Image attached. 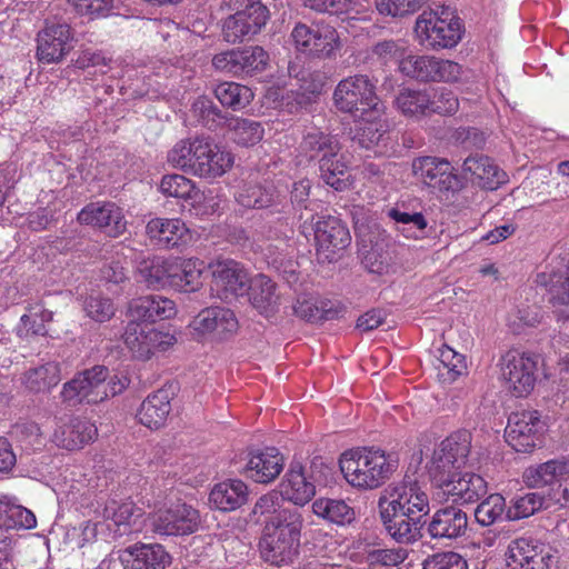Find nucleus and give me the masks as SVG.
I'll use <instances>...</instances> for the list:
<instances>
[{"label":"nucleus","mask_w":569,"mask_h":569,"mask_svg":"<svg viewBox=\"0 0 569 569\" xmlns=\"http://www.w3.org/2000/svg\"><path fill=\"white\" fill-rule=\"evenodd\" d=\"M379 518L387 535L400 545L423 538V523L430 512L427 491L409 476L389 483L378 498Z\"/></svg>","instance_id":"1"},{"label":"nucleus","mask_w":569,"mask_h":569,"mask_svg":"<svg viewBox=\"0 0 569 569\" xmlns=\"http://www.w3.org/2000/svg\"><path fill=\"white\" fill-rule=\"evenodd\" d=\"M167 159L177 169L212 179L230 170L234 160L230 151L208 137L180 140L168 152Z\"/></svg>","instance_id":"2"},{"label":"nucleus","mask_w":569,"mask_h":569,"mask_svg":"<svg viewBox=\"0 0 569 569\" xmlns=\"http://www.w3.org/2000/svg\"><path fill=\"white\" fill-rule=\"evenodd\" d=\"M340 470L353 488L373 490L390 480L397 470V461L377 447L351 449L341 455Z\"/></svg>","instance_id":"3"},{"label":"nucleus","mask_w":569,"mask_h":569,"mask_svg":"<svg viewBox=\"0 0 569 569\" xmlns=\"http://www.w3.org/2000/svg\"><path fill=\"white\" fill-rule=\"evenodd\" d=\"M203 262L199 260L166 259L153 256L143 258L138 264L142 281L150 289L171 287L183 292L197 291L201 286Z\"/></svg>","instance_id":"4"},{"label":"nucleus","mask_w":569,"mask_h":569,"mask_svg":"<svg viewBox=\"0 0 569 569\" xmlns=\"http://www.w3.org/2000/svg\"><path fill=\"white\" fill-rule=\"evenodd\" d=\"M300 154L309 161H318L321 179L337 191L347 187V161L336 137L321 131L308 132L299 146Z\"/></svg>","instance_id":"5"},{"label":"nucleus","mask_w":569,"mask_h":569,"mask_svg":"<svg viewBox=\"0 0 569 569\" xmlns=\"http://www.w3.org/2000/svg\"><path fill=\"white\" fill-rule=\"evenodd\" d=\"M338 110L365 118L370 114L380 117L383 104L376 94V84L367 74H355L339 81L333 92Z\"/></svg>","instance_id":"6"},{"label":"nucleus","mask_w":569,"mask_h":569,"mask_svg":"<svg viewBox=\"0 0 569 569\" xmlns=\"http://www.w3.org/2000/svg\"><path fill=\"white\" fill-rule=\"evenodd\" d=\"M228 6L236 10L222 26L223 39L229 43L242 42L260 32L269 18L266 4L256 0H228Z\"/></svg>","instance_id":"7"},{"label":"nucleus","mask_w":569,"mask_h":569,"mask_svg":"<svg viewBox=\"0 0 569 569\" xmlns=\"http://www.w3.org/2000/svg\"><path fill=\"white\" fill-rule=\"evenodd\" d=\"M416 33L422 46L430 49L452 48L461 39V22L449 10L423 12L416 21Z\"/></svg>","instance_id":"8"},{"label":"nucleus","mask_w":569,"mask_h":569,"mask_svg":"<svg viewBox=\"0 0 569 569\" xmlns=\"http://www.w3.org/2000/svg\"><path fill=\"white\" fill-rule=\"evenodd\" d=\"M106 366H93L84 369L66 382L61 390V399L69 406L80 403L96 405L107 399L104 382L109 377Z\"/></svg>","instance_id":"9"},{"label":"nucleus","mask_w":569,"mask_h":569,"mask_svg":"<svg viewBox=\"0 0 569 569\" xmlns=\"http://www.w3.org/2000/svg\"><path fill=\"white\" fill-rule=\"evenodd\" d=\"M295 48L309 57L328 59L340 46L337 30L327 23H297L291 31Z\"/></svg>","instance_id":"10"},{"label":"nucleus","mask_w":569,"mask_h":569,"mask_svg":"<svg viewBox=\"0 0 569 569\" xmlns=\"http://www.w3.org/2000/svg\"><path fill=\"white\" fill-rule=\"evenodd\" d=\"M399 70L406 77L419 82H456L462 73L461 66L455 61L415 54L402 58Z\"/></svg>","instance_id":"11"},{"label":"nucleus","mask_w":569,"mask_h":569,"mask_svg":"<svg viewBox=\"0 0 569 569\" xmlns=\"http://www.w3.org/2000/svg\"><path fill=\"white\" fill-rule=\"evenodd\" d=\"M471 442L472 435L467 429L450 433L433 450L428 462L429 477L465 467L471 452Z\"/></svg>","instance_id":"12"},{"label":"nucleus","mask_w":569,"mask_h":569,"mask_svg":"<svg viewBox=\"0 0 569 569\" xmlns=\"http://www.w3.org/2000/svg\"><path fill=\"white\" fill-rule=\"evenodd\" d=\"M545 427L541 415L537 410L512 412L505 430L506 441L517 452H531L541 443Z\"/></svg>","instance_id":"13"},{"label":"nucleus","mask_w":569,"mask_h":569,"mask_svg":"<svg viewBox=\"0 0 569 569\" xmlns=\"http://www.w3.org/2000/svg\"><path fill=\"white\" fill-rule=\"evenodd\" d=\"M201 525L198 509L186 502H178L157 510L151 516V530L159 536H188Z\"/></svg>","instance_id":"14"},{"label":"nucleus","mask_w":569,"mask_h":569,"mask_svg":"<svg viewBox=\"0 0 569 569\" xmlns=\"http://www.w3.org/2000/svg\"><path fill=\"white\" fill-rule=\"evenodd\" d=\"M537 366L538 357L535 355L509 351L502 357L501 375L515 397H526L533 390Z\"/></svg>","instance_id":"15"},{"label":"nucleus","mask_w":569,"mask_h":569,"mask_svg":"<svg viewBox=\"0 0 569 569\" xmlns=\"http://www.w3.org/2000/svg\"><path fill=\"white\" fill-rule=\"evenodd\" d=\"M238 319L234 312L226 307L212 306L202 309L190 322V335L194 340L209 337L227 339L238 330Z\"/></svg>","instance_id":"16"},{"label":"nucleus","mask_w":569,"mask_h":569,"mask_svg":"<svg viewBox=\"0 0 569 569\" xmlns=\"http://www.w3.org/2000/svg\"><path fill=\"white\" fill-rule=\"evenodd\" d=\"M469 518L465 510L450 505L437 509L426 518L423 533L431 540L440 542H452L467 535Z\"/></svg>","instance_id":"17"},{"label":"nucleus","mask_w":569,"mask_h":569,"mask_svg":"<svg viewBox=\"0 0 569 569\" xmlns=\"http://www.w3.org/2000/svg\"><path fill=\"white\" fill-rule=\"evenodd\" d=\"M126 346L134 358L149 360L156 351H166L177 341L174 336L144 323H128L123 333Z\"/></svg>","instance_id":"18"},{"label":"nucleus","mask_w":569,"mask_h":569,"mask_svg":"<svg viewBox=\"0 0 569 569\" xmlns=\"http://www.w3.org/2000/svg\"><path fill=\"white\" fill-rule=\"evenodd\" d=\"M412 172L418 180L439 192L457 191L462 187L453 167L443 158H417L412 161Z\"/></svg>","instance_id":"19"},{"label":"nucleus","mask_w":569,"mask_h":569,"mask_svg":"<svg viewBox=\"0 0 569 569\" xmlns=\"http://www.w3.org/2000/svg\"><path fill=\"white\" fill-rule=\"evenodd\" d=\"M269 54L259 46L232 49L216 54L212 66L216 70L233 76L252 74L264 70Z\"/></svg>","instance_id":"20"},{"label":"nucleus","mask_w":569,"mask_h":569,"mask_svg":"<svg viewBox=\"0 0 569 569\" xmlns=\"http://www.w3.org/2000/svg\"><path fill=\"white\" fill-rule=\"evenodd\" d=\"M510 569H552L556 565L553 549L532 538H519L509 549Z\"/></svg>","instance_id":"21"},{"label":"nucleus","mask_w":569,"mask_h":569,"mask_svg":"<svg viewBox=\"0 0 569 569\" xmlns=\"http://www.w3.org/2000/svg\"><path fill=\"white\" fill-rule=\"evenodd\" d=\"M313 463L308 468L298 461H292L281 485L280 495L296 507H303L316 495V478L312 472Z\"/></svg>","instance_id":"22"},{"label":"nucleus","mask_w":569,"mask_h":569,"mask_svg":"<svg viewBox=\"0 0 569 569\" xmlns=\"http://www.w3.org/2000/svg\"><path fill=\"white\" fill-rule=\"evenodd\" d=\"M212 269V286L218 296L223 300H230L247 292L249 276L243 267L232 260H219L210 264Z\"/></svg>","instance_id":"23"},{"label":"nucleus","mask_w":569,"mask_h":569,"mask_svg":"<svg viewBox=\"0 0 569 569\" xmlns=\"http://www.w3.org/2000/svg\"><path fill=\"white\" fill-rule=\"evenodd\" d=\"M71 29L66 22H52L39 31L37 56L41 62L57 63L71 50Z\"/></svg>","instance_id":"24"},{"label":"nucleus","mask_w":569,"mask_h":569,"mask_svg":"<svg viewBox=\"0 0 569 569\" xmlns=\"http://www.w3.org/2000/svg\"><path fill=\"white\" fill-rule=\"evenodd\" d=\"M176 312V303L171 299L160 295L142 296L128 303V323L152 326L157 321L172 318Z\"/></svg>","instance_id":"25"},{"label":"nucleus","mask_w":569,"mask_h":569,"mask_svg":"<svg viewBox=\"0 0 569 569\" xmlns=\"http://www.w3.org/2000/svg\"><path fill=\"white\" fill-rule=\"evenodd\" d=\"M78 221L81 224L99 228L111 238H117L126 231V221L121 209L113 202L87 204L78 213Z\"/></svg>","instance_id":"26"},{"label":"nucleus","mask_w":569,"mask_h":569,"mask_svg":"<svg viewBox=\"0 0 569 569\" xmlns=\"http://www.w3.org/2000/svg\"><path fill=\"white\" fill-rule=\"evenodd\" d=\"M300 542L263 529L259 540L261 558L276 567L292 565L300 553Z\"/></svg>","instance_id":"27"},{"label":"nucleus","mask_w":569,"mask_h":569,"mask_svg":"<svg viewBox=\"0 0 569 569\" xmlns=\"http://www.w3.org/2000/svg\"><path fill=\"white\" fill-rule=\"evenodd\" d=\"M283 456L274 447L249 452V460L243 469L247 478L257 483L272 482L282 471Z\"/></svg>","instance_id":"28"},{"label":"nucleus","mask_w":569,"mask_h":569,"mask_svg":"<svg viewBox=\"0 0 569 569\" xmlns=\"http://www.w3.org/2000/svg\"><path fill=\"white\" fill-rule=\"evenodd\" d=\"M147 234L153 246L173 249L189 246L192 233L180 219L156 218L148 222Z\"/></svg>","instance_id":"29"},{"label":"nucleus","mask_w":569,"mask_h":569,"mask_svg":"<svg viewBox=\"0 0 569 569\" xmlns=\"http://www.w3.org/2000/svg\"><path fill=\"white\" fill-rule=\"evenodd\" d=\"M462 174L482 189L496 190L507 181V174L489 157L471 154L462 163Z\"/></svg>","instance_id":"30"},{"label":"nucleus","mask_w":569,"mask_h":569,"mask_svg":"<svg viewBox=\"0 0 569 569\" xmlns=\"http://www.w3.org/2000/svg\"><path fill=\"white\" fill-rule=\"evenodd\" d=\"M249 488L240 479H227L216 483L210 490L208 502L213 510L231 512L249 501Z\"/></svg>","instance_id":"31"},{"label":"nucleus","mask_w":569,"mask_h":569,"mask_svg":"<svg viewBox=\"0 0 569 569\" xmlns=\"http://www.w3.org/2000/svg\"><path fill=\"white\" fill-rule=\"evenodd\" d=\"M525 482L532 488H542L557 483L563 487L569 480V457L551 459L543 463L530 466L523 471Z\"/></svg>","instance_id":"32"},{"label":"nucleus","mask_w":569,"mask_h":569,"mask_svg":"<svg viewBox=\"0 0 569 569\" xmlns=\"http://www.w3.org/2000/svg\"><path fill=\"white\" fill-rule=\"evenodd\" d=\"M97 427L87 419L73 418L54 431V442L67 450H78L97 437Z\"/></svg>","instance_id":"33"},{"label":"nucleus","mask_w":569,"mask_h":569,"mask_svg":"<svg viewBox=\"0 0 569 569\" xmlns=\"http://www.w3.org/2000/svg\"><path fill=\"white\" fill-rule=\"evenodd\" d=\"M249 301L261 315L270 316L279 305L277 284L266 274H257L249 280L247 292Z\"/></svg>","instance_id":"34"},{"label":"nucleus","mask_w":569,"mask_h":569,"mask_svg":"<svg viewBox=\"0 0 569 569\" xmlns=\"http://www.w3.org/2000/svg\"><path fill=\"white\" fill-rule=\"evenodd\" d=\"M312 512L323 521L346 527L356 520V510L340 498L320 497L312 502Z\"/></svg>","instance_id":"35"},{"label":"nucleus","mask_w":569,"mask_h":569,"mask_svg":"<svg viewBox=\"0 0 569 569\" xmlns=\"http://www.w3.org/2000/svg\"><path fill=\"white\" fill-rule=\"evenodd\" d=\"M128 550L131 569H166L171 563V556L160 543L138 542Z\"/></svg>","instance_id":"36"},{"label":"nucleus","mask_w":569,"mask_h":569,"mask_svg":"<svg viewBox=\"0 0 569 569\" xmlns=\"http://www.w3.org/2000/svg\"><path fill=\"white\" fill-rule=\"evenodd\" d=\"M0 526L3 529H32L37 526L34 513L18 503L12 496H0Z\"/></svg>","instance_id":"37"},{"label":"nucleus","mask_w":569,"mask_h":569,"mask_svg":"<svg viewBox=\"0 0 569 569\" xmlns=\"http://www.w3.org/2000/svg\"><path fill=\"white\" fill-rule=\"evenodd\" d=\"M170 410L169 393L167 390L160 389L142 401L137 416L143 426L158 429L166 422Z\"/></svg>","instance_id":"38"},{"label":"nucleus","mask_w":569,"mask_h":569,"mask_svg":"<svg viewBox=\"0 0 569 569\" xmlns=\"http://www.w3.org/2000/svg\"><path fill=\"white\" fill-rule=\"evenodd\" d=\"M313 234L317 249H347L351 241L347 227L331 217L327 220H318Z\"/></svg>","instance_id":"39"},{"label":"nucleus","mask_w":569,"mask_h":569,"mask_svg":"<svg viewBox=\"0 0 569 569\" xmlns=\"http://www.w3.org/2000/svg\"><path fill=\"white\" fill-rule=\"evenodd\" d=\"M303 516L299 507H284L264 521V528L300 542Z\"/></svg>","instance_id":"40"},{"label":"nucleus","mask_w":569,"mask_h":569,"mask_svg":"<svg viewBox=\"0 0 569 569\" xmlns=\"http://www.w3.org/2000/svg\"><path fill=\"white\" fill-rule=\"evenodd\" d=\"M553 508L552 501L549 500V492L542 495L540 492H528L523 496L515 497L507 507L506 519L508 521H517L528 518L539 510Z\"/></svg>","instance_id":"41"},{"label":"nucleus","mask_w":569,"mask_h":569,"mask_svg":"<svg viewBox=\"0 0 569 569\" xmlns=\"http://www.w3.org/2000/svg\"><path fill=\"white\" fill-rule=\"evenodd\" d=\"M60 367L57 362H47L29 369L23 375V383L34 393L50 391L60 382Z\"/></svg>","instance_id":"42"},{"label":"nucleus","mask_w":569,"mask_h":569,"mask_svg":"<svg viewBox=\"0 0 569 569\" xmlns=\"http://www.w3.org/2000/svg\"><path fill=\"white\" fill-rule=\"evenodd\" d=\"M142 515L141 509L131 501L119 503L112 500L103 510L104 518L113 522L117 527L116 531L120 535L128 533V528L134 526Z\"/></svg>","instance_id":"43"},{"label":"nucleus","mask_w":569,"mask_h":569,"mask_svg":"<svg viewBox=\"0 0 569 569\" xmlns=\"http://www.w3.org/2000/svg\"><path fill=\"white\" fill-rule=\"evenodd\" d=\"M212 91L223 107L234 111L246 108L253 99V92L250 88L236 82L218 83Z\"/></svg>","instance_id":"44"},{"label":"nucleus","mask_w":569,"mask_h":569,"mask_svg":"<svg viewBox=\"0 0 569 569\" xmlns=\"http://www.w3.org/2000/svg\"><path fill=\"white\" fill-rule=\"evenodd\" d=\"M430 481L436 489H439L446 500L451 499L453 503H460L462 493L466 491L468 478L460 469L449 470L439 475L430 476Z\"/></svg>","instance_id":"45"},{"label":"nucleus","mask_w":569,"mask_h":569,"mask_svg":"<svg viewBox=\"0 0 569 569\" xmlns=\"http://www.w3.org/2000/svg\"><path fill=\"white\" fill-rule=\"evenodd\" d=\"M395 104L407 117L421 116L430 111L431 97L427 90L403 88L397 94Z\"/></svg>","instance_id":"46"},{"label":"nucleus","mask_w":569,"mask_h":569,"mask_svg":"<svg viewBox=\"0 0 569 569\" xmlns=\"http://www.w3.org/2000/svg\"><path fill=\"white\" fill-rule=\"evenodd\" d=\"M227 127L232 133V140L242 147L254 146L263 138V128L254 120L231 117Z\"/></svg>","instance_id":"47"},{"label":"nucleus","mask_w":569,"mask_h":569,"mask_svg":"<svg viewBox=\"0 0 569 569\" xmlns=\"http://www.w3.org/2000/svg\"><path fill=\"white\" fill-rule=\"evenodd\" d=\"M506 499L500 493L486 497L475 509V519L481 527H489L506 517Z\"/></svg>","instance_id":"48"},{"label":"nucleus","mask_w":569,"mask_h":569,"mask_svg":"<svg viewBox=\"0 0 569 569\" xmlns=\"http://www.w3.org/2000/svg\"><path fill=\"white\" fill-rule=\"evenodd\" d=\"M311 189V183L308 179H303L300 181H297L292 184L291 189V203L293 209L299 213V219L303 220L305 222L310 221L313 223L315 220V206L316 202L309 201V193Z\"/></svg>","instance_id":"49"},{"label":"nucleus","mask_w":569,"mask_h":569,"mask_svg":"<svg viewBox=\"0 0 569 569\" xmlns=\"http://www.w3.org/2000/svg\"><path fill=\"white\" fill-rule=\"evenodd\" d=\"M193 112L199 117L202 123L209 129H216L218 126L230 121L228 113L223 112L214 102L207 97H199L192 104Z\"/></svg>","instance_id":"50"},{"label":"nucleus","mask_w":569,"mask_h":569,"mask_svg":"<svg viewBox=\"0 0 569 569\" xmlns=\"http://www.w3.org/2000/svg\"><path fill=\"white\" fill-rule=\"evenodd\" d=\"M439 361V375L445 381L453 382L467 369L465 356L447 346L440 349Z\"/></svg>","instance_id":"51"},{"label":"nucleus","mask_w":569,"mask_h":569,"mask_svg":"<svg viewBox=\"0 0 569 569\" xmlns=\"http://www.w3.org/2000/svg\"><path fill=\"white\" fill-rule=\"evenodd\" d=\"M159 188L163 194L181 199H194L199 192L190 179L176 173L164 176Z\"/></svg>","instance_id":"52"},{"label":"nucleus","mask_w":569,"mask_h":569,"mask_svg":"<svg viewBox=\"0 0 569 569\" xmlns=\"http://www.w3.org/2000/svg\"><path fill=\"white\" fill-rule=\"evenodd\" d=\"M276 193L272 188L259 184L248 186L239 193V202L247 208H268L276 201Z\"/></svg>","instance_id":"53"},{"label":"nucleus","mask_w":569,"mask_h":569,"mask_svg":"<svg viewBox=\"0 0 569 569\" xmlns=\"http://www.w3.org/2000/svg\"><path fill=\"white\" fill-rule=\"evenodd\" d=\"M546 288L547 299L552 306L569 305V278L561 270L549 276Z\"/></svg>","instance_id":"54"},{"label":"nucleus","mask_w":569,"mask_h":569,"mask_svg":"<svg viewBox=\"0 0 569 569\" xmlns=\"http://www.w3.org/2000/svg\"><path fill=\"white\" fill-rule=\"evenodd\" d=\"M83 310L89 318L102 323L114 316L116 308L109 298L90 296L83 302Z\"/></svg>","instance_id":"55"},{"label":"nucleus","mask_w":569,"mask_h":569,"mask_svg":"<svg viewBox=\"0 0 569 569\" xmlns=\"http://www.w3.org/2000/svg\"><path fill=\"white\" fill-rule=\"evenodd\" d=\"M427 0H375L380 14L402 17L421 8Z\"/></svg>","instance_id":"56"},{"label":"nucleus","mask_w":569,"mask_h":569,"mask_svg":"<svg viewBox=\"0 0 569 569\" xmlns=\"http://www.w3.org/2000/svg\"><path fill=\"white\" fill-rule=\"evenodd\" d=\"M422 569H468L467 560L457 552L443 551L428 556Z\"/></svg>","instance_id":"57"},{"label":"nucleus","mask_w":569,"mask_h":569,"mask_svg":"<svg viewBox=\"0 0 569 569\" xmlns=\"http://www.w3.org/2000/svg\"><path fill=\"white\" fill-rule=\"evenodd\" d=\"M306 8L319 13L342 14L355 9L357 0H301Z\"/></svg>","instance_id":"58"},{"label":"nucleus","mask_w":569,"mask_h":569,"mask_svg":"<svg viewBox=\"0 0 569 569\" xmlns=\"http://www.w3.org/2000/svg\"><path fill=\"white\" fill-rule=\"evenodd\" d=\"M405 48L400 41L383 40L377 42L372 48V54L383 64L389 62H399L403 57Z\"/></svg>","instance_id":"59"},{"label":"nucleus","mask_w":569,"mask_h":569,"mask_svg":"<svg viewBox=\"0 0 569 569\" xmlns=\"http://www.w3.org/2000/svg\"><path fill=\"white\" fill-rule=\"evenodd\" d=\"M407 558V551L402 548L397 549H373L368 552L367 559L370 565H381L385 567H395L400 565Z\"/></svg>","instance_id":"60"},{"label":"nucleus","mask_w":569,"mask_h":569,"mask_svg":"<svg viewBox=\"0 0 569 569\" xmlns=\"http://www.w3.org/2000/svg\"><path fill=\"white\" fill-rule=\"evenodd\" d=\"M362 266L371 273L382 274L391 267L389 251H362Z\"/></svg>","instance_id":"61"},{"label":"nucleus","mask_w":569,"mask_h":569,"mask_svg":"<svg viewBox=\"0 0 569 569\" xmlns=\"http://www.w3.org/2000/svg\"><path fill=\"white\" fill-rule=\"evenodd\" d=\"M378 118L379 117H372L370 114L361 118L366 121V124L361 128V133H359L358 140L359 143L366 149L378 144L385 134V130L381 129V126L375 122V120Z\"/></svg>","instance_id":"62"},{"label":"nucleus","mask_w":569,"mask_h":569,"mask_svg":"<svg viewBox=\"0 0 569 569\" xmlns=\"http://www.w3.org/2000/svg\"><path fill=\"white\" fill-rule=\"evenodd\" d=\"M466 477L468 478V485L466 486L465 493H462V498H460L461 505L473 503L480 500L487 495L488 489L486 480L480 475L466 472Z\"/></svg>","instance_id":"63"},{"label":"nucleus","mask_w":569,"mask_h":569,"mask_svg":"<svg viewBox=\"0 0 569 569\" xmlns=\"http://www.w3.org/2000/svg\"><path fill=\"white\" fill-rule=\"evenodd\" d=\"M459 108V101L456 94L448 90H441L432 100L430 111L440 114H452Z\"/></svg>","instance_id":"64"}]
</instances>
